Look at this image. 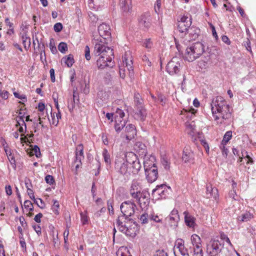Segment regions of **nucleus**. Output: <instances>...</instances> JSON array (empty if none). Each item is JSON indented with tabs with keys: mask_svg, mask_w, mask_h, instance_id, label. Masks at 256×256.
<instances>
[{
	"mask_svg": "<svg viewBox=\"0 0 256 256\" xmlns=\"http://www.w3.org/2000/svg\"><path fill=\"white\" fill-rule=\"evenodd\" d=\"M124 156H116L115 160L116 171L128 179L131 174H136L141 168V164L136 155L132 152H128Z\"/></svg>",
	"mask_w": 256,
	"mask_h": 256,
	"instance_id": "obj_1",
	"label": "nucleus"
},
{
	"mask_svg": "<svg viewBox=\"0 0 256 256\" xmlns=\"http://www.w3.org/2000/svg\"><path fill=\"white\" fill-rule=\"evenodd\" d=\"M212 116L215 120L222 124L224 120L230 118L232 116L230 106L222 96L214 98L210 103Z\"/></svg>",
	"mask_w": 256,
	"mask_h": 256,
	"instance_id": "obj_2",
	"label": "nucleus"
},
{
	"mask_svg": "<svg viewBox=\"0 0 256 256\" xmlns=\"http://www.w3.org/2000/svg\"><path fill=\"white\" fill-rule=\"evenodd\" d=\"M119 74L122 79L126 78V74L131 80L134 78L133 58L132 52L130 50L126 52L122 56V65L120 66Z\"/></svg>",
	"mask_w": 256,
	"mask_h": 256,
	"instance_id": "obj_3",
	"label": "nucleus"
},
{
	"mask_svg": "<svg viewBox=\"0 0 256 256\" xmlns=\"http://www.w3.org/2000/svg\"><path fill=\"white\" fill-rule=\"evenodd\" d=\"M204 52V44L198 42L188 47L184 54V58L189 62H192L198 58Z\"/></svg>",
	"mask_w": 256,
	"mask_h": 256,
	"instance_id": "obj_4",
	"label": "nucleus"
},
{
	"mask_svg": "<svg viewBox=\"0 0 256 256\" xmlns=\"http://www.w3.org/2000/svg\"><path fill=\"white\" fill-rule=\"evenodd\" d=\"M224 246V242L218 238L212 239L206 244V253L208 256H218Z\"/></svg>",
	"mask_w": 256,
	"mask_h": 256,
	"instance_id": "obj_5",
	"label": "nucleus"
},
{
	"mask_svg": "<svg viewBox=\"0 0 256 256\" xmlns=\"http://www.w3.org/2000/svg\"><path fill=\"white\" fill-rule=\"evenodd\" d=\"M192 24L190 19L186 16H182L178 22V29L182 34V36L187 34H192V31L194 30V28H190Z\"/></svg>",
	"mask_w": 256,
	"mask_h": 256,
	"instance_id": "obj_6",
	"label": "nucleus"
},
{
	"mask_svg": "<svg viewBox=\"0 0 256 256\" xmlns=\"http://www.w3.org/2000/svg\"><path fill=\"white\" fill-rule=\"evenodd\" d=\"M124 111L118 108H116V110L114 113L113 112V119H114V128L116 131L118 132L122 129L126 124L125 120L124 119Z\"/></svg>",
	"mask_w": 256,
	"mask_h": 256,
	"instance_id": "obj_7",
	"label": "nucleus"
},
{
	"mask_svg": "<svg viewBox=\"0 0 256 256\" xmlns=\"http://www.w3.org/2000/svg\"><path fill=\"white\" fill-rule=\"evenodd\" d=\"M180 61L178 58L174 57L166 65V72L172 76L178 74L181 68Z\"/></svg>",
	"mask_w": 256,
	"mask_h": 256,
	"instance_id": "obj_8",
	"label": "nucleus"
},
{
	"mask_svg": "<svg viewBox=\"0 0 256 256\" xmlns=\"http://www.w3.org/2000/svg\"><path fill=\"white\" fill-rule=\"evenodd\" d=\"M120 208L122 216H124L126 218H128L134 214L136 206L133 202L128 201L122 202Z\"/></svg>",
	"mask_w": 256,
	"mask_h": 256,
	"instance_id": "obj_9",
	"label": "nucleus"
},
{
	"mask_svg": "<svg viewBox=\"0 0 256 256\" xmlns=\"http://www.w3.org/2000/svg\"><path fill=\"white\" fill-rule=\"evenodd\" d=\"M173 250L174 256H190L182 239L178 238L176 240Z\"/></svg>",
	"mask_w": 256,
	"mask_h": 256,
	"instance_id": "obj_10",
	"label": "nucleus"
},
{
	"mask_svg": "<svg viewBox=\"0 0 256 256\" xmlns=\"http://www.w3.org/2000/svg\"><path fill=\"white\" fill-rule=\"evenodd\" d=\"M151 17L149 12L142 14L138 18V26L144 30H148L151 26Z\"/></svg>",
	"mask_w": 256,
	"mask_h": 256,
	"instance_id": "obj_11",
	"label": "nucleus"
},
{
	"mask_svg": "<svg viewBox=\"0 0 256 256\" xmlns=\"http://www.w3.org/2000/svg\"><path fill=\"white\" fill-rule=\"evenodd\" d=\"M179 220L178 210L174 209L170 214L165 218V223L172 228H176L178 226Z\"/></svg>",
	"mask_w": 256,
	"mask_h": 256,
	"instance_id": "obj_12",
	"label": "nucleus"
},
{
	"mask_svg": "<svg viewBox=\"0 0 256 256\" xmlns=\"http://www.w3.org/2000/svg\"><path fill=\"white\" fill-rule=\"evenodd\" d=\"M94 54L96 56H99L100 54L106 56H107L108 54L112 55V48L110 47L106 46L104 44L98 43L94 46Z\"/></svg>",
	"mask_w": 256,
	"mask_h": 256,
	"instance_id": "obj_13",
	"label": "nucleus"
},
{
	"mask_svg": "<svg viewBox=\"0 0 256 256\" xmlns=\"http://www.w3.org/2000/svg\"><path fill=\"white\" fill-rule=\"evenodd\" d=\"M166 188L167 186L166 184H162L157 186L156 188L152 191L153 197L157 199L165 198L167 193Z\"/></svg>",
	"mask_w": 256,
	"mask_h": 256,
	"instance_id": "obj_14",
	"label": "nucleus"
},
{
	"mask_svg": "<svg viewBox=\"0 0 256 256\" xmlns=\"http://www.w3.org/2000/svg\"><path fill=\"white\" fill-rule=\"evenodd\" d=\"M146 178L148 181L152 183L156 181L158 177V172L157 166H153V168H144Z\"/></svg>",
	"mask_w": 256,
	"mask_h": 256,
	"instance_id": "obj_15",
	"label": "nucleus"
},
{
	"mask_svg": "<svg viewBox=\"0 0 256 256\" xmlns=\"http://www.w3.org/2000/svg\"><path fill=\"white\" fill-rule=\"evenodd\" d=\"M137 230V224L133 222H131L130 220H127L124 231H123L122 232L127 236H134L136 235Z\"/></svg>",
	"mask_w": 256,
	"mask_h": 256,
	"instance_id": "obj_16",
	"label": "nucleus"
},
{
	"mask_svg": "<svg viewBox=\"0 0 256 256\" xmlns=\"http://www.w3.org/2000/svg\"><path fill=\"white\" fill-rule=\"evenodd\" d=\"M149 194L146 190H142V192L138 195V198H134L138 202L141 208L146 206L149 204Z\"/></svg>",
	"mask_w": 256,
	"mask_h": 256,
	"instance_id": "obj_17",
	"label": "nucleus"
},
{
	"mask_svg": "<svg viewBox=\"0 0 256 256\" xmlns=\"http://www.w3.org/2000/svg\"><path fill=\"white\" fill-rule=\"evenodd\" d=\"M100 34L104 39H111V30L110 26L106 24H102L98 27Z\"/></svg>",
	"mask_w": 256,
	"mask_h": 256,
	"instance_id": "obj_18",
	"label": "nucleus"
},
{
	"mask_svg": "<svg viewBox=\"0 0 256 256\" xmlns=\"http://www.w3.org/2000/svg\"><path fill=\"white\" fill-rule=\"evenodd\" d=\"M182 160L185 163L192 164L194 162V154L189 148L186 147L183 150Z\"/></svg>",
	"mask_w": 256,
	"mask_h": 256,
	"instance_id": "obj_19",
	"label": "nucleus"
},
{
	"mask_svg": "<svg viewBox=\"0 0 256 256\" xmlns=\"http://www.w3.org/2000/svg\"><path fill=\"white\" fill-rule=\"evenodd\" d=\"M155 156L153 155L144 154V168H153L156 166Z\"/></svg>",
	"mask_w": 256,
	"mask_h": 256,
	"instance_id": "obj_20",
	"label": "nucleus"
},
{
	"mask_svg": "<svg viewBox=\"0 0 256 256\" xmlns=\"http://www.w3.org/2000/svg\"><path fill=\"white\" fill-rule=\"evenodd\" d=\"M110 54H108L107 56H102L100 58L97 60V66L99 68L103 69L108 67V62H110L112 58Z\"/></svg>",
	"mask_w": 256,
	"mask_h": 256,
	"instance_id": "obj_21",
	"label": "nucleus"
},
{
	"mask_svg": "<svg viewBox=\"0 0 256 256\" xmlns=\"http://www.w3.org/2000/svg\"><path fill=\"white\" fill-rule=\"evenodd\" d=\"M136 134L135 126L132 124H128L126 127V134H124L122 137H126L128 140H130L134 138Z\"/></svg>",
	"mask_w": 256,
	"mask_h": 256,
	"instance_id": "obj_22",
	"label": "nucleus"
},
{
	"mask_svg": "<svg viewBox=\"0 0 256 256\" xmlns=\"http://www.w3.org/2000/svg\"><path fill=\"white\" fill-rule=\"evenodd\" d=\"M136 112L134 113V118L140 121H144L147 116L146 110L145 106H142L140 108H136Z\"/></svg>",
	"mask_w": 256,
	"mask_h": 256,
	"instance_id": "obj_23",
	"label": "nucleus"
},
{
	"mask_svg": "<svg viewBox=\"0 0 256 256\" xmlns=\"http://www.w3.org/2000/svg\"><path fill=\"white\" fill-rule=\"evenodd\" d=\"M142 187L140 184L137 182H133L132 184L130 194L134 198H138V195L142 192Z\"/></svg>",
	"mask_w": 256,
	"mask_h": 256,
	"instance_id": "obj_24",
	"label": "nucleus"
},
{
	"mask_svg": "<svg viewBox=\"0 0 256 256\" xmlns=\"http://www.w3.org/2000/svg\"><path fill=\"white\" fill-rule=\"evenodd\" d=\"M191 242L193 246V250L202 248V240L196 234L191 236Z\"/></svg>",
	"mask_w": 256,
	"mask_h": 256,
	"instance_id": "obj_25",
	"label": "nucleus"
},
{
	"mask_svg": "<svg viewBox=\"0 0 256 256\" xmlns=\"http://www.w3.org/2000/svg\"><path fill=\"white\" fill-rule=\"evenodd\" d=\"M127 218L124 216H118L116 220V226L122 232L124 231L125 227L127 222Z\"/></svg>",
	"mask_w": 256,
	"mask_h": 256,
	"instance_id": "obj_26",
	"label": "nucleus"
},
{
	"mask_svg": "<svg viewBox=\"0 0 256 256\" xmlns=\"http://www.w3.org/2000/svg\"><path fill=\"white\" fill-rule=\"evenodd\" d=\"M119 4L124 12H128L132 9V0H120Z\"/></svg>",
	"mask_w": 256,
	"mask_h": 256,
	"instance_id": "obj_27",
	"label": "nucleus"
},
{
	"mask_svg": "<svg viewBox=\"0 0 256 256\" xmlns=\"http://www.w3.org/2000/svg\"><path fill=\"white\" fill-rule=\"evenodd\" d=\"M184 222L187 226L191 228H194L196 226L195 218L190 214L186 211L184 212Z\"/></svg>",
	"mask_w": 256,
	"mask_h": 256,
	"instance_id": "obj_28",
	"label": "nucleus"
},
{
	"mask_svg": "<svg viewBox=\"0 0 256 256\" xmlns=\"http://www.w3.org/2000/svg\"><path fill=\"white\" fill-rule=\"evenodd\" d=\"M134 108H139L144 106V100L142 98L140 94L138 92H135L134 96Z\"/></svg>",
	"mask_w": 256,
	"mask_h": 256,
	"instance_id": "obj_29",
	"label": "nucleus"
},
{
	"mask_svg": "<svg viewBox=\"0 0 256 256\" xmlns=\"http://www.w3.org/2000/svg\"><path fill=\"white\" fill-rule=\"evenodd\" d=\"M83 151V145L80 144L76 148L75 162H78L80 164H81V160L84 158Z\"/></svg>",
	"mask_w": 256,
	"mask_h": 256,
	"instance_id": "obj_30",
	"label": "nucleus"
},
{
	"mask_svg": "<svg viewBox=\"0 0 256 256\" xmlns=\"http://www.w3.org/2000/svg\"><path fill=\"white\" fill-rule=\"evenodd\" d=\"M116 256H132L126 247H120L116 252Z\"/></svg>",
	"mask_w": 256,
	"mask_h": 256,
	"instance_id": "obj_31",
	"label": "nucleus"
},
{
	"mask_svg": "<svg viewBox=\"0 0 256 256\" xmlns=\"http://www.w3.org/2000/svg\"><path fill=\"white\" fill-rule=\"evenodd\" d=\"M22 44L24 48L28 50L30 46V39L27 36L26 34L24 33L21 36Z\"/></svg>",
	"mask_w": 256,
	"mask_h": 256,
	"instance_id": "obj_32",
	"label": "nucleus"
},
{
	"mask_svg": "<svg viewBox=\"0 0 256 256\" xmlns=\"http://www.w3.org/2000/svg\"><path fill=\"white\" fill-rule=\"evenodd\" d=\"M161 163L166 170H169L170 168V159L166 155H164L161 157Z\"/></svg>",
	"mask_w": 256,
	"mask_h": 256,
	"instance_id": "obj_33",
	"label": "nucleus"
},
{
	"mask_svg": "<svg viewBox=\"0 0 256 256\" xmlns=\"http://www.w3.org/2000/svg\"><path fill=\"white\" fill-rule=\"evenodd\" d=\"M252 214L249 212H246L239 216L238 220L240 222H248L252 219Z\"/></svg>",
	"mask_w": 256,
	"mask_h": 256,
	"instance_id": "obj_34",
	"label": "nucleus"
},
{
	"mask_svg": "<svg viewBox=\"0 0 256 256\" xmlns=\"http://www.w3.org/2000/svg\"><path fill=\"white\" fill-rule=\"evenodd\" d=\"M242 157L240 156V158L238 161V162H242V160L243 158H247V161L246 162L247 164H254V161H253L252 158H250V156L248 154L247 152H246V151L242 152Z\"/></svg>",
	"mask_w": 256,
	"mask_h": 256,
	"instance_id": "obj_35",
	"label": "nucleus"
},
{
	"mask_svg": "<svg viewBox=\"0 0 256 256\" xmlns=\"http://www.w3.org/2000/svg\"><path fill=\"white\" fill-rule=\"evenodd\" d=\"M62 60L69 68L71 67L74 62V59L72 54H69L68 56L63 58Z\"/></svg>",
	"mask_w": 256,
	"mask_h": 256,
	"instance_id": "obj_36",
	"label": "nucleus"
},
{
	"mask_svg": "<svg viewBox=\"0 0 256 256\" xmlns=\"http://www.w3.org/2000/svg\"><path fill=\"white\" fill-rule=\"evenodd\" d=\"M232 137V132L228 131L224 134L223 139L222 141V144H226Z\"/></svg>",
	"mask_w": 256,
	"mask_h": 256,
	"instance_id": "obj_37",
	"label": "nucleus"
},
{
	"mask_svg": "<svg viewBox=\"0 0 256 256\" xmlns=\"http://www.w3.org/2000/svg\"><path fill=\"white\" fill-rule=\"evenodd\" d=\"M150 220H153L156 222H162V216L161 215H158L157 214H152L150 216Z\"/></svg>",
	"mask_w": 256,
	"mask_h": 256,
	"instance_id": "obj_38",
	"label": "nucleus"
},
{
	"mask_svg": "<svg viewBox=\"0 0 256 256\" xmlns=\"http://www.w3.org/2000/svg\"><path fill=\"white\" fill-rule=\"evenodd\" d=\"M142 46L145 48L150 50L153 46V43L150 38H146L144 40Z\"/></svg>",
	"mask_w": 256,
	"mask_h": 256,
	"instance_id": "obj_39",
	"label": "nucleus"
},
{
	"mask_svg": "<svg viewBox=\"0 0 256 256\" xmlns=\"http://www.w3.org/2000/svg\"><path fill=\"white\" fill-rule=\"evenodd\" d=\"M58 49L62 53H66L68 50L67 44L64 42H60L58 46Z\"/></svg>",
	"mask_w": 256,
	"mask_h": 256,
	"instance_id": "obj_40",
	"label": "nucleus"
},
{
	"mask_svg": "<svg viewBox=\"0 0 256 256\" xmlns=\"http://www.w3.org/2000/svg\"><path fill=\"white\" fill-rule=\"evenodd\" d=\"M76 94L75 92H74L73 94V100L72 102V104H68V108L70 111H72L73 110L74 107V104L76 102V100L77 102H79L78 98L76 99Z\"/></svg>",
	"mask_w": 256,
	"mask_h": 256,
	"instance_id": "obj_41",
	"label": "nucleus"
},
{
	"mask_svg": "<svg viewBox=\"0 0 256 256\" xmlns=\"http://www.w3.org/2000/svg\"><path fill=\"white\" fill-rule=\"evenodd\" d=\"M102 156L104 159V161L106 163L110 164V155L108 154V150L106 149H104L102 152Z\"/></svg>",
	"mask_w": 256,
	"mask_h": 256,
	"instance_id": "obj_42",
	"label": "nucleus"
},
{
	"mask_svg": "<svg viewBox=\"0 0 256 256\" xmlns=\"http://www.w3.org/2000/svg\"><path fill=\"white\" fill-rule=\"evenodd\" d=\"M150 216L148 214H142L140 218V220L142 224H147L148 222Z\"/></svg>",
	"mask_w": 256,
	"mask_h": 256,
	"instance_id": "obj_43",
	"label": "nucleus"
},
{
	"mask_svg": "<svg viewBox=\"0 0 256 256\" xmlns=\"http://www.w3.org/2000/svg\"><path fill=\"white\" fill-rule=\"evenodd\" d=\"M21 110L22 109H20V111L18 112V115L20 120L22 123L21 124L20 122L18 121L17 124H16V126H20L22 124L26 126V123L24 120V114H22V112H21Z\"/></svg>",
	"mask_w": 256,
	"mask_h": 256,
	"instance_id": "obj_44",
	"label": "nucleus"
},
{
	"mask_svg": "<svg viewBox=\"0 0 256 256\" xmlns=\"http://www.w3.org/2000/svg\"><path fill=\"white\" fill-rule=\"evenodd\" d=\"M58 208H59L58 202L56 200H54V204L52 206V211L54 212L56 214H58Z\"/></svg>",
	"mask_w": 256,
	"mask_h": 256,
	"instance_id": "obj_45",
	"label": "nucleus"
},
{
	"mask_svg": "<svg viewBox=\"0 0 256 256\" xmlns=\"http://www.w3.org/2000/svg\"><path fill=\"white\" fill-rule=\"evenodd\" d=\"M32 152L33 154H35V156L37 158H40V156H41L40 149L39 147L37 146H34V148L32 150Z\"/></svg>",
	"mask_w": 256,
	"mask_h": 256,
	"instance_id": "obj_46",
	"label": "nucleus"
},
{
	"mask_svg": "<svg viewBox=\"0 0 256 256\" xmlns=\"http://www.w3.org/2000/svg\"><path fill=\"white\" fill-rule=\"evenodd\" d=\"M52 124H55L56 126L58 122L59 119L61 118V114H60V110L58 111V112L56 114V119H57L56 120H55L54 115L52 116Z\"/></svg>",
	"mask_w": 256,
	"mask_h": 256,
	"instance_id": "obj_47",
	"label": "nucleus"
},
{
	"mask_svg": "<svg viewBox=\"0 0 256 256\" xmlns=\"http://www.w3.org/2000/svg\"><path fill=\"white\" fill-rule=\"evenodd\" d=\"M5 152L6 154L8 157V160H10L11 164L15 163V160L14 158V156L12 154L10 150H5Z\"/></svg>",
	"mask_w": 256,
	"mask_h": 256,
	"instance_id": "obj_48",
	"label": "nucleus"
},
{
	"mask_svg": "<svg viewBox=\"0 0 256 256\" xmlns=\"http://www.w3.org/2000/svg\"><path fill=\"white\" fill-rule=\"evenodd\" d=\"M24 206L26 208L28 209L30 211L33 210L34 208L32 202L30 200H26L24 202Z\"/></svg>",
	"mask_w": 256,
	"mask_h": 256,
	"instance_id": "obj_49",
	"label": "nucleus"
},
{
	"mask_svg": "<svg viewBox=\"0 0 256 256\" xmlns=\"http://www.w3.org/2000/svg\"><path fill=\"white\" fill-rule=\"evenodd\" d=\"M84 53H85L84 56H85V58H86V60H90L91 57H90V48L88 46H85Z\"/></svg>",
	"mask_w": 256,
	"mask_h": 256,
	"instance_id": "obj_50",
	"label": "nucleus"
},
{
	"mask_svg": "<svg viewBox=\"0 0 256 256\" xmlns=\"http://www.w3.org/2000/svg\"><path fill=\"white\" fill-rule=\"evenodd\" d=\"M62 28H63V26L61 23L57 22L54 25V29L56 32H60L62 30Z\"/></svg>",
	"mask_w": 256,
	"mask_h": 256,
	"instance_id": "obj_51",
	"label": "nucleus"
},
{
	"mask_svg": "<svg viewBox=\"0 0 256 256\" xmlns=\"http://www.w3.org/2000/svg\"><path fill=\"white\" fill-rule=\"evenodd\" d=\"M45 180L46 183L50 184H52L54 183V178L52 176L50 175H47L45 177Z\"/></svg>",
	"mask_w": 256,
	"mask_h": 256,
	"instance_id": "obj_52",
	"label": "nucleus"
},
{
	"mask_svg": "<svg viewBox=\"0 0 256 256\" xmlns=\"http://www.w3.org/2000/svg\"><path fill=\"white\" fill-rule=\"evenodd\" d=\"M226 144H220V148L222 150V155L224 157H226L228 152V149L226 147Z\"/></svg>",
	"mask_w": 256,
	"mask_h": 256,
	"instance_id": "obj_53",
	"label": "nucleus"
},
{
	"mask_svg": "<svg viewBox=\"0 0 256 256\" xmlns=\"http://www.w3.org/2000/svg\"><path fill=\"white\" fill-rule=\"evenodd\" d=\"M14 94L16 98L20 99L22 100H23L24 102L26 101V96H25V95H24V94L20 95V94H18L17 92H14Z\"/></svg>",
	"mask_w": 256,
	"mask_h": 256,
	"instance_id": "obj_54",
	"label": "nucleus"
},
{
	"mask_svg": "<svg viewBox=\"0 0 256 256\" xmlns=\"http://www.w3.org/2000/svg\"><path fill=\"white\" fill-rule=\"evenodd\" d=\"M198 64L202 69H206L208 68V62L204 60H200Z\"/></svg>",
	"mask_w": 256,
	"mask_h": 256,
	"instance_id": "obj_55",
	"label": "nucleus"
},
{
	"mask_svg": "<svg viewBox=\"0 0 256 256\" xmlns=\"http://www.w3.org/2000/svg\"><path fill=\"white\" fill-rule=\"evenodd\" d=\"M200 142H201V144L204 148L206 150V151L208 154V152H209V150H210L208 144L207 143V142L204 140H200Z\"/></svg>",
	"mask_w": 256,
	"mask_h": 256,
	"instance_id": "obj_56",
	"label": "nucleus"
},
{
	"mask_svg": "<svg viewBox=\"0 0 256 256\" xmlns=\"http://www.w3.org/2000/svg\"><path fill=\"white\" fill-rule=\"evenodd\" d=\"M203 255L204 252L202 248L198 249V250H194L193 256H203Z\"/></svg>",
	"mask_w": 256,
	"mask_h": 256,
	"instance_id": "obj_57",
	"label": "nucleus"
},
{
	"mask_svg": "<svg viewBox=\"0 0 256 256\" xmlns=\"http://www.w3.org/2000/svg\"><path fill=\"white\" fill-rule=\"evenodd\" d=\"M154 256H168L166 252L164 250H157L154 254Z\"/></svg>",
	"mask_w": 256,
	"mask_h": 256,
	"instance_id": "obj_58",
	"label": "nucleus"
},
{
	"mask_svg": "<svg viewBox=\"0 0 256 256\" xmlns=\"http://www.w3.org/2000/svg\"><path fill=\"white\" fill-rule=\"evenodd\" d=\"M38 200L39 202L36 200L34 201V202L39 206L40 208H42L44 206V203L43 200L41 198H38Z\"/></svg>",
	"mask_w": 256,
	"mask_h": 256,
	"instance_id": "obj_59",
	"label": "nucleus"
},
{
	"mask_svg": "<svg viewBox=\"0 0 256 256\" xmlns=\"http://www.w3.org/2000/svg\"><path fill=\"white\" fill-rule=\"evenodd\" d=\"M206 191H207L208 192L210 193V196H213L212 192H216V194H217V192H218L217 189L214 188H212V186H210V187L207 186V188H206Z\"/></svg>",
	"mask_w": 256,
	"mask_h": 256,
	"instance_id": "obj_60",
	"label": "nucleus"
},
{
	"mask_svg": "<svg viewBox=\"0 0 256 256\" xmlns=\"http://www.w3.org/2000/svg\"><path fill=\"white\" fill-rule=\"evenodd\" d=\"M80 216H81V220L82 222V223L83 224H85L87 223L88 221V216L83 214L82 213L80 214Z\"/></svg>",
	"mask_w": 256,
	"mask_h": 256,
	"instance_id": "obj_61",
	"label": "nucleus"
},
{
	"mask_svg": "<svg viewBox=\"0 0 256 256\" xmlns=\"http://www.w3.org/2000/svg\"><path fill=\"white\" fill-rule=\"evenodd\" d=\"M158 102H159L162 105L166 103V98L164 96L160 94L158 96Z\"/></svg>",
	"mask_w": 256,
	"mask_h": 256,
	"instance_id": "obj_62",
	"label": "nucleus"
},
{
	"mask_svg": "<svg viewBox=\"0 0 256 256\" xmlns=\"http://www.w3.org/2000/svg\"><path fill=\"white\" fill-rule=\"evenodd\" d=\"M142 60L144 62H146V64H147L148 66H151V62L149 60V59L146 56H143Z\"/></svg>",
	"mask_w": 256,
	"mask_h": 256,
	"instance_id": "obj_63",
	"label": "nucleus"
},
{
	"mask_svg": "<svg viewBox=\"0 0 256 256\" xmlns=\"http://www.w3.org/2000/svg\"><path fill=\"white\" fill-rule=\"evenodd\" d=\"M184 110L186 112L190 113L192 116L196 112V110H194L192 108H188V109H184Z\"/></svg>",
	"mask_w": 256,
	"mask_h": 256,
	"instance_id": "obj_64",
	"label": "nucleus"
}]
</instances>
